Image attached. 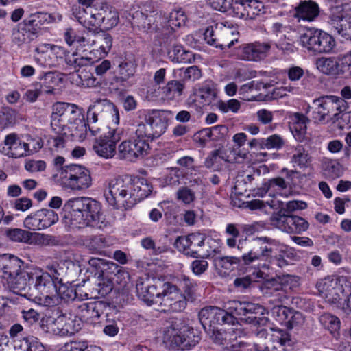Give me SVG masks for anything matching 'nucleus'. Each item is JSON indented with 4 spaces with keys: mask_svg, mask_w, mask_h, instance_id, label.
<instances>
[{
    "mask_svg": "<svg viewBox=\"0 0 351 351\" xmlns=\"http://www.w3.org/2000/svg\"><path fill=\"white\" fill-rule=\"evenodd\" d=\"M225 308L227 311L214 306L206 307L200 311L199 319L206 333H209L217 324H234V315L245 316L241 319L256 327L257 330L266 326L269 322L268 318L264 316L265 308L258 304L233 300L227 302Z\"/></svg>",
    "mask_w": 351,
    "mask_h": 351,
    "instance_id": "obj_1",
    "label": "nucleus"
},
{
    "mask_svg": "<svg viewBox=\"0 0 351 351\" xmlns=\"http://www.w3.org/2000/svg\"><path fill=\"white\" fill-rule=\"evenodd\" d=\"M51 126L56 133L82 141L87 133L86 123L82 108L69 103L57 102L52 106Z\"/></svg>",
    "mask_w": 351,
    "mask_h": 351,
    "instance_id": "obj_2",
    "label": "nucleus"
},
{
    "mask_svg": "<svg viewBox=\"0 0 351 351\" xmlns=\"http://www.w3.org/2000/svg\"><path fill=\"white\" fill-rule=\"evenodd\" d=\"M152 191V186L143 178H119L110 183L106 199L112 206L128 209L148 197Z\"/></svg>",
    "mask_w": 351,
    "mask_h": 351,
    "instance_id": "obj_3",
    "label": "nucleus"
},
{
    "mask_svg": "<svg viewBox=\"0 0 351 351\" xmlns=\"http://www.w3.org/2000/svg\"><path fill=\"white\" fill-rule=\"evenodd\" d=\"M49 271L40 268H33L27 273L29 281L33 285L30 295L39 304L48 306L51 298L54 297L55 285L60 282V274L55 265L48 267Z\"/></svg>",
    "mask_w": 351,
    "mask_h": 351,
    "instance_id": "obj_4",
    "label": "nucleus"
},
{
    "mask_svg": "<svg viewBox=\"0 0 351 351\" xmlns=\"http://www.w3.org/2000/svg\"><path fill=\"white\" fill-rule=\"evenodd\" d=\"M137 113L144 123L138 124L136 135L143 137L147 142L154 141L165 133L169 120L172 115L171 111L155 109H143Z\"/></svg>",
    "mask_w": 351,
    "mask_h": 351,
    "instance_id": "obj_5",
    "label": "nucleus"
},
{
    "mask_svg": "<svg viewBox=\"0 0 351 351\" xmlns=\"http://www.w3.org/2000/svg\"><path fill=\"white\" fill-rule=\"evenodd\" d=\"M213 8L245 20L264 13V5L258 0H215Z\"/></svg>",
    "mask_w": 351,
    "mask_h": 351,
    "instance_id": "obj_6",
    "label": "nucleus"
},
{
    "mask_svg": "<svg viewBox=\"0 0 351 351\" xmlns=\"http://www.w3.org/2000/svg\"><path fill=\"white\" fill-rule=\"evenodd\" d=\"M299 45L308 53L313 54H329L336 47L335 38L319 29L308 28L300 34Z\"/></svg>",
    "mask_w": 351,
    "mask_h": 351,
    "instance_id": "obj_7",
    "label": "nucleus"
},
{
    "mask_svg": "<svg viewBox=\"0 0 351 351\" xmlns=\"http://www.w3.org/2000/svg\"><path fill=\"white\" fill-rule=\"evenodd\" d=\"M58 181L64 189L74 192L85 191L93 184L90 171L79 165L62 167L59 172Z\"/></svg>",
    "mask_w": 351,
    "mask_h": 351,
    "instance_id": "obj_8",
    "label": "nucleus"
},
{
    "mask_svg": "<svg viewBox=\"0 0 351 351\" xmlns=\"http://www.w3.org/2000/svg\"><path fill=\"white\" fill-rule=\"evenodd\" d=\"M199 340L198 332L181 321L174 322L163 332V342L169 348H190Z\"/></svg>",
    "mask_w": 351,
    "mask_h": 351,
    "instance_id": "obj_9",
    "label": "nucleus"
},
{
    "mask_svg": "<svg viewBox=\"0 0 351 351\" xmlns=\"http://www.w3.org/2000/svg\"><path fill=\"white\" fill-rule=\"evenodd\" d=\"M313 119L319 123L335 121L347 110L346 101L337 96H323L313 101Z\"/></svg>",
    "mask_w": 351,
    "mask_h": 351,
    "instance_id": "obj_10",
    "label": "nucleus"
},
{
    "mask_svg": "<svg viewBox=\"0 0 351 351\" xmlns=\"http://www.w3.org/2000/svg\"><path fill=\"white\" fill-rule=\"evenodd\" d=\"M64 38L69 45H73L77 48L97 45L99 48L96 51L97 53L96 57L98 60L105 57L111 49L112 45V38L108 34L90 35L88 33H84L76 34L72 29H69L66 32Z\"/></svg>",
    "mask_w": 351,
    "mask_h": 351,
    "instance_id": "obj_11",
    "label": "nucleus"
},
{
    "mask_svg": "<svg viewBox=\"0 0 351 351\" xmlns=\"http://www.w3.org/2000/svg\"><path fill=\"white\" fill-rule=\"evenodd\" d=\"M316 288L321 297L330 303L337 302L351 291V281L346 276H328L319 280Z\"/></svg>",
    "mask_w": 351,
    "mask_h": 351,
    "instance_id": "obj_12",
    "label": "nucleus"
},
{
    "mask_svg": "<svg viewBox=\"0 0 351 351\" xmlns=\"http://www.w3.org/2000/svg\"><path fill=\"white\" fill-rule=\"evenodd\" d=\"M86 197H72L62 208L63 225L69 230L83 228Z\"/></svg>",
    "mask_w": 351,
    "mask_h": 351,
    "instance_id": "obj_13",
    "label": "nucleus"
},
{
    "mask_svg": "<svg viewBox=\"0 0 351 351\" xmlns=\"http://www.w3.org/2000/svg\"><path fill=\"white\" fill-rule=\"evenodd\" d=\"M254 243L257 245L267 244L265 247H261L262 255L266 257L269 256L270 263L279 267H283L288 265L285 259L286 257L289 258L293 256L291 248L267 237H257L254 239Z\"/></svg>",
    "mask_w": 351,
    "mask_h": 351,
    "instance_id": "obj_14",
    "label": "nucleus"
},
{
    "mask_svg": "<svg viewBox=\"0 0 351 351\" xmlns=\"http://www.w3.org/2000/svg\"><path fill=\"white\" fill-rule=\"evenodd\" d=\"M150 151L149 143L143 137L135 134L132 139L122 141L117 147L119 158L136 162L147 156Z\"/></svg>",
    "mask_w": 351,
    "mask_h": 351,
    "instance_id": "obj_15",
    "label": "nucleus"
},
{
    "mask_svg": "<svg viewBox=\"0 0 351 351\" xmlns=\"http://www.w3.org/2000/svg\"><path fill=\"white\" fill-rule=\"evenodd\" d=\"M165 282L159 279L150 278L147 276L140 277L136 282V293L147 305L156 304L159 306L161 290Z\"/></svg>",
    "mask_w": 351,
    "mask_h": 351,
    "instance_id": "obj_16",
    "label": "nucleus"
},
{
    "mask_svg": "<svg viewBox=\"0 0 351 351\" xmlns=\"http://www.w3.org/2000/svg\"><path fill=\"white\" fill-rule=\"evenodd\" d=\"M161 293L159 304L161 311L178 312L185 308L186 304L185 297L175 285L165 282Z\"/></svg>",
    "mask_w": 351,
    "mask_h": 351,
    "instance_id": "obj_17",
    "label": "nucleus"
},
{
    "mask_svg": "<svg viewBox=\"0 0 351 351\" xmlns=\"http://www.w3.org/2000/svg\"><path fill=\"white\" fill-rule=\"evenodd\" d=\"M5 236L12 241L32 245L47 246L52 242L50 235L32 232L21 228H8Z\"/></svg>",
    "mask_w": 351,
    "mask_h": 351,
    "instance_id": "obj_18",
    "label": "nucleus"
},
{
    "mask_svg": "<svg viewBox=\"0 0 351 351\" xmlns=\"http://www.w3.org/2000/svg\"><path fill=\"white\" fill-rule=\"evenodd\" d=\"M36 52V61L45 67L56 66L66 55V51L62 47L47 43L39 45Z\"/></svg>",
    "mask_w": 351,
    "mask_h": 351,
    "instance_id": "obj_19",
    "label": "nucleus"
},
{
    "mask_svg": "<svg viewBox=\"0 0 351 351\" xmlns=\"http://www.w3.org/2000/svg\"><path fill=\"white\" fill-rule=\"evenodd\" d=\"M270 49V45L267 43L254 42L240 47L237 56L242 60L259 61L267 56Z\"/></svg>",
    "mask_w": 351,
    "mask_h": 351,
    "instance_id": "obj_20",
    "label": "nucleus"
},
{
    "mask_svg": "<svg viewBox=\"0 0 351 351\" xmlns=\"http://www.w3.org/2000/svg\"><path fill=\"white\" fill-rule=\"evenodd\" d=\"M101 4L86 8L76 9L73 14L78 21L89 30H97L101 28Z\"/></svg>",
    "mask_w": 351,
    "mask_h": 351,
    "instance_id": "obj_21",
    "label": "nucleus"
},
{
    "mask_svg": "<svg viewBox=\"0 0 351 351\" xmlns=\"http://www.w3.org/2000/svg\"><path fill=\"white\" fill-rule=\"evenodd\" d=\"M82 319L78 316H58L51 324L53 332L60 335H72L77 332L82 326Z\"/></svg>",
    "mask_w": 351,
    "mask_h": 351,
    "instance_id": "obj_22",
    "label": "nucleus"
},
{
    "mask_svg": "<svg viewBox=\"0 0 351 351\" xmlns=\"http://www.w3.org/2000/svg\"><path fill=\"white\" fill-rule=\"evenodd\" d=\"M25 147L27 145H25V141L13 132L5 136L0 152L9 158H20L26 157Z\"/></svg>",
    "mask_w": 351,
    "mask_h": 351,
    "instance_id": "obj_23",
    "label": "nucleus"
},
{
    "mask_svg": "<svg viewBox=\"0 0 351 351\" xmlns=\"http://www.w3.org/2000/svg\"><path fill=\"white\" fill-rule=\"evenodd\" d=\"M291 30L290 25L278 21L273 22L269 28V33L278 38L276 41V47L285 52H292L294 50L293 43L286 37V34Z\"/></svg>",
    "mask_w": 351,
    "mask_h": 351,
    "instance_id": "obj_24",
    "label": "nucleus"
},
{
    "mask_svg": "<svg viewBox=\"0 0 351 351\" xmlns=\"http://www.w3.org/2000/svg\"><path fill=\"white\" fill-rule=\"evenodd\" d=\"M83 227L91 226L100 228L102 219L101 205L97 200L86 197Z\"/></svg>",
    "mask_w": 351,
    "mask_h": 351,
    "instance_id": "obj_25",
    "label": "nucleus"
},
{
    "mask_svg": "<svg viewBox=\"0 0 351 351\" xmlns=\"http://www.w3.org/2000/svg\"><path fill=\"white\" fill-rule=\"evenodd\" d=\"M22 261L15 256L4 254L0 255V276L10 279L21 271Z\"/></svg>",
    "mask_w": 351,
    "mask_h": 351,
    "instance_id": "obj_26",
    "label": "nucleus"
},
{
    "mask_svg": "<svg viewBox=\"0 0 351 351\" xmlns=\"http://www.w3.org/2000/svg\"><path fill=\"white\" fill-rule=\"evenodd\" d=\"M287 188V184L285 180L278 177L263 182L261 188L258 189L256 194L261 197L267 193L270 197L286 196Z\"/></svg>",
    "mask_w": 351,
    "mask_h": 351,
    "instance_id": "obj_27",
    "label": "nucleus"
},
{
    "mask_svg": "<svg viewBox=\"0 0 351 351\" xmlns=\"http://www.w3.org/2000/svg\"><path fill=\"white\" fill-rule=\"evenodd\" d=\"M319 5L311 0L303 1L295 8L294 17L300 21H313L319 15Z\"/></svg>",
    "mask_w": 351,
    "mask_h": 351,
    "instance_id": "obj_28",
    "label": "nucleus"
},
{
    "mask_svg": "<svg viewBox=\"0 0 351 351\" xmlns=\"http://www.w3.org/2000/svg\"><path fill=\"white\" fill-rule=\"evenodd\" d=\"M101 28L110 30L119 23V14L116 8L108 3H101Z\"/></svg>",
    "mask_w": 351,
    "mask_h": 351,
    "instance_id": "obj_29",
    "label": "nucleus"
},
{
    "mask_svg": "<svg viewBox=\"0 0 351 351\" xmlns=\"http://www.w3.org/2000/svg\"><path fill=\"white\" fill-rule=\"evenodd\" d=\"M332 25L337 34L346 40H351V14L347 12L338 16H333Z\"/></svg>",
    "mask_w": 351,
    "mask_h": 351,
    "instance_id": "obj_30",
    "label": "nucleus"
},
{
    "mask_svg": "<svg viewBox=\"0 0 351 351\" xmlns=\"http://www.w3.org/2000/svg\"><path fill=\"white\" fill-rule=\"evenodd\" d=\"M55 293L54 297L51 298L50 302L47 306H53L59 302L60 300L64 301H69L70 300H74L77 297V293L74 291L73 288L66 284L60 282H58L55 285Z\"/></svg>",
    "mask_w": 351,
    "mask_h": 351,
    "instance_id": "obj_31",
    "label": "nucleus"
},
{
    "mask_svg": "<svg viewBox=\"0 0 351 351\" xmlns=\"http://www.w3.org/2000/svg\"><path fill=\"white\" fill-rule=\"evenodd\" d=\"M269 269V267L263 265L261 269H255L252 274L247 275L242 278H238L234 280V285L240 288H247L252 282H260L265 280L269 277V273H266L264 270Z\"/></svg>",
    "mask_w": 351,
    "mask_h": 351,
    "instance_id": "obj_32",
    "label": "nucleus"
},
{
    "mask_svg": "<svg viewBox=\"0 0 351 351\" xmlns=\"http://www.w3.org/2000/svg\"><path fill=\"white\" fill-rule=\"evenodd\" d=\"M269 330L272 332L271 339L276 348H281L282 351H289L292 347V341L290 335L286 331L277 328L269 327Z\"/></svg>",
    "mask_w": 351,
    "mask_h": 351,
    "instance_id": "obj_33",
    "label": "nucleus"
},
{
    "mask_svg": "<svg viewBox=\"0 0 351 351\" xmlns=\"http://www.w3.org/2000/svg\"><path fill=\"white\" fill-rule=\"evenodd\" d=\"M117 145L106 138L101 136L97 139L93 145V150L100 157L109 159L114 156Z\"/></svg>",
    "mask_w": 351,
    "mask_h": 351,
    "instance_id": "obj_34",
    "label": "nucleus"
},
{
    "mask_svg": "<svg viewBox=\"0 0 351 351\" xmlns=\"http://www.w3.org/2000/svg\"><path fill=\"white\" fill-rule=\"evenodd\" d=\"M290 162L293 167L300 169L306 167L311 161V157L308 151L301 145L291 148Z\"/></svg>",
    "mask_w": 351,
    "mask_h": 351,
    "instance_id": "obj_35",
    "label": "nucleus"
},
{
    "mask_svg": "<svg viewBox=\"0 0 351 351\" xmlns=\"http://www.w3.org/2000/svg\"><path fill=\"white\" fill-rule=\"evenodd\" d=\"M317 69L324 74L338 75L341 73L339 62L332 57H322L316 61Z\"/></svg>",
    "mask_w": 351,
    "mask_h": 351,
    "instance_id": "obj_36",
    "label": "nucleus"
},
{
    "mask_svg": "<svg viewBox=\"0 0 351 351\" xmlns=\"http://www.w3.org/2000/svg\"><path fill=\"white\" fill-rule=\"evenodd\" d=\"M299 281L300 278L296 276L284 274L271 280L267 278L266 286L269 289L273 288L275 290H278L280 288L276 287V285L279 284L282 287H289V289H293L299 285Z\"/></svg>",
    "mask_w": 351,
    "mask_h": 351,
    "instance_id": "obj_37",
    "label": "nucleus"
},
{
    "mask_svg": "<svg viewBox=\"0 0 351 351\" xmlns=\"http://www.w3.org/2000/svg\"><path fill=\"white\" fill-rule=\"evenodd\" d=\"M14 348L15 351H41L43 350V344L38 338L30 336L14 340Z\"/></svg>",
    "mask_w": 351,
    "mask_h": 351,
    "instance_id": "obj_38",
    "label": "nucleus"
},
{
    "mask_svg": "<svg viewBox=\"0 0 351 351\" xmlns=\"http://www.w3.org/2000/svg\"><path fill=\"white\" fill-rule=\"evenodd\" d=\"M293 123L290 128L297 141H302L305 136L306 132L307 118L301 114L295 113L293 117Z\"/></svg>",
    "mask_w": 351,
    "mask_h": 351,
    "instance_id": "obj_39",
    "label": "nucleus"
},
{
    "mask_svg": "<svg viewBox=\"0 0 351 351\" xmlns=\"http://www.w3.org/2000/svg\"><path fill=\"white\" fill-rule=\"evenodd\" d=\"M98 58L95 56L93 51H89L88 53L77 54L73 53L71 58H69L68 62L73 65L75 68L88 66L96 62Z\"/></svg>",
    "mask_w": 351,
    "mask_h": 351,
    "instance_id": "obj_40",
    "label": "nucleus"
},
{
    "mask_svg": "<svg viewBox=\"0 0 351 351\" xmlns=\"http://www.w3.org/2000/svg\"><path fill=\"white\" fill-rule=\"evenodd\" d=\"M184 84L178 80H171L162 88V95L167 99H176L183 92Z\"/></svg>",
    "mask_w": 351,
    "mask_h": 351,
    "instance_id": "obj_41",
    "label": "nucleus"
},
{
    "mask_svg": "<svg viewBox=\"0 0 351 351\" xmlns=\"http://www.w3.org/2000/svg\"><path fill=\"white\" fill-rule=\"evenodd\" d=\"M107 99H98L88 107L87 111L88 123H96L98 121L99 114L106 110Z\"/></svg>",
    "mask_w": 351,
    "mask_h": 351,
    "instance_id": "obj_42",
    "label": "nucleus"
},
{
    "mask_svg": "<svg viewBox=\"0 0 351 351\" xmlns=\"http://www.w3.org/2000/svg\"><path fill=\"white\" fill-rule=\"evenodd\" d=\"M30 22L35 26L38 27L49 24L55 21H59L62 16L59 14H48L45 12H38L32 14Z\"/></svg>",
    "mask_w": 351,
    "mask_h": 351,
    "instance_id": "obj_43",
    "label": "nucleus"
},
{
    "mask_svg": "<svg viewBox=\"0 0 351 351\" xmlns=\"http://www.w3.org/2000/svg\"><path fill=\"white\" fill-rule=\"evenodd\" d=\"M43 229H46L56 223L59 220L58 215L51 209L43 208L38 210Z\"/></svg>",
    "mask_w": 351,
    "mask_h": 351,
    "instance_id": "obj_44",
    "label": "nucleus"
},
{
    "mask_svg": "<svg viewBox=\"0 0 351 351\" xmlns=\"http://www.w3.org/2000/svg\"><path fill=\"white\" fill-rule=\"evenodd\" d=\"M176 247L191 257H197L199 250L192 249L189 235L178 237L175 242Z\"/></svg>",
    "mask_w": 351,
    "mask_h": 351,
    "instance_id": "obj_45",
    "label": "nucleus"
},
{
    "mask_svg": "<svg viewBox=\"0 0 351 351\" xmlns=\"http://www.w3.org/2000/svg\"><path fill=\"white\" fill-rule=\"evenodd\" d=\"M28 277L27 274H21L19 271V274L10 279H7V284L13 291L20 293L21 291H25L27 288V278Z\"/></svg>",
    "mask_w": 351,
    "mask_h": 351,
    "instance_id": "obj_46",
    "label": "nucleus"
},
{
    "mask_svg": "<svg viewBox=\"0 0 351 351\" xmlns=\"http://www.w3.org/2000/svg\"><path fill=\"white\" fill-rule=\"evenodd\" d=\"M42 86L47 88L46 91L51 93L56 86H58L62 82V78L60 75L53 72H48L40 77Z\"/></svg>",
    "mask_w": 351,
    "mask_h": 351,
    "instance_id": "obj_47",
    "label": "nucleus"
},
{
    "mask_svg": "<svg viewBox=\"0 0 351 351\" xmlns=\"http://www.w3.org/2000/svg\"><path fill=\"white\" fill-rule=\"evenodd\" d=\"M271 223L282 232L291 233L292 215H276L271 219Z\"/></svg>",
    "mask_w": 351,
    "mask_h": 351,
    "instance_id": "obj_48",
    "label": "nucleus"
},
{
    "mask_svg": "<svg viewBox=\"0 0 351 351\" xmlns=\"http://www.w3.org/2000/svg\"><path fill=\"white\" fill-rule=\"evenodd\" d=\"M320 322L333 335L337 333L340 329L341 322L339 319L331 314L326 313L322 315L320 317Z\"/></svg>",
    "mask_w": 351,
    "mask_h": 351,
    "instance_id": "obj_49",
    "label": "nucleus"
},
{
    "mask_svg": "<svg viewBox=\"0 0 351 351\" xmlns=\"http://www.w3.org/2000/svg\"><path fill=\"white\" fill-rule=\"evenodd\" d=\"M215 265L218 269H223L224 273L232 270L239 263V259L234 256L220 257L215 259Z\"/></svg>",
    "mask_w": 351,
    "mask_h": 351,
    "instance_id": "obj_50",
    "label": "nucleus"
},
{
    "mask_svg": "<svg viewBox=\"0 0 351 351\" xmlns=\"http://www.w3.org/2000/svg\"><path fill=\"white\" fill-rule=\"evenodd\" d=\"M186 19V15L182 9H175L172 10L169 16V26L172 29H174L175 27H180L185 25Z\"/></svg>",
    "mask_w": 351,
    "mask_h": 351,
    "instance_id": "obj_51",
    "label": "nucleus"
},
{
    "mask_svg": "<svg viewBox=\"0 0 351 351\" xmlns=\"http://www.w3.org/2000/svg\"><path fill=\"white\" fill-rule=\"evenodd\" d=\"M87 246L93 253L101 254L103 250L107 247V243L105 238L102 235H99L90 237Z\"/></svg>",
    "mask_w": 351,
    "mask_h": 351,
    "instance_id": "obj_52",
    "label": "nucleus"
},
{
    "mask_svg": "<svg viewBox=\"0 0 351 351\" xmlns=\"http://www.w3.org/2000/svg\"><path fill=\"white\" fill-rule=\"evenodd\" d=\"M262 149H280L284 145L282 137L278 134H273L262 138Z\"/></svg>",
    "mask_w": 351,
    "mask_h": 351,
    "instance_id": "obj_53",
    "label": "nucleus"
},
{
    "mask_svg": "<svg viewBox=\"0 0 351 351\" xmlns=\"http://www.w3.org/2000/svg\"><path fill=\"white\" fill-rule=\"evenodd\" d=\"M97 290L101 296H106L113 289V282L110 276H98L97 282Z\"/></svg>",
    "mask_w": 351,
    "mask_h": 351,
    "instance_id": "obj_54",
    "label": "nucleus"
},
{
    "mask_svg": "<svg viewBox=\"0 0 351 351\" xmlns=\"http://www.w3.org/2000/svg\"><path fill=\"white\" fill-rule=\"evenodd\" d=\"M305 322V317L300 312L296 311L291 308L287 322L285 326L289 329L302 326Z\"/></svg>",
    "mask_w": 351,
    "mask_h": 351,
    "instance_id": "obj_55",
    "label": "nucleus"
},
{
    "mask_svg": "<svg viewBox=\"0 0 351 351\" xmlns=\"http://www.w3.org/2000/svg\"><path fill=\"white\" fill-rule=\"evenodd\" d=\"M217 108L223 113L228 112L237 113L241 108V103L236 99H231L226 101H219L217 103Z\"/></svg>",
    "mask_w": 351,
    "mask_h": 351,
    "instance_id": "obj_56",
    "label": "nucleus"
},
{
    "mask_svg": "<svg viewBox=\"0 0 351 351\" xmlns=\"http://www.w3.org/2000/svg\"><path fill=\"white\" fill-rule=\"evenodd\" d=\"M190 242L192 249L199 250L198 254H202L203 247L205 246V241L207 239V236L203 232H193L189 234Z\"/></svg>",
    "mask_w": 351,
    "mask_h": 351,
    "instance_id": "obj_57",
    "label": "nucleus"
},
{
    "mask_svg": "<svg viewBox=\"0 0 351 351\" xmlns=\"http://www.w3.org/2000/svg\"><path fill=\"white\" fill-rule=\"evenodd\" d=\"M169 58L175 62H184L189 59V52L184 51L181 45H174L168 52Z\"/></svg>",
    "mask_w": 351,
    "mask_h": 351,
    "instance_id": "obj_58",
    "label": "nucleus"
},
{
    "mask_svg": "<svg viewBox=\"0 0 351 351\" xmlns=\"http://www.w3.org/2000/svg\"><path fill=\"white\" fill-rule=\"evenodd\" d=\"M25 145H27V147H25V154L26 156H28L38 152L42 148L43 143L41 138L39 137L27 136Z\"/></svg>",
    "mask_w": 351,
    "mask_h": 351,
    "instance_id": "obj_59",
    "label": "nucleus"
},
{
    "mask_svg": "<svg viewBox=\"0 0 351 351\" xmlns=\"http://www.w3.org/2000/svg\"><path fill=\"white\" fill-rule=\"evenodd\" d=\"M33 34L26 29L14 30L12 34L13 42L19 47L27 44L32 40Z\"/></svg>",
    "mask_w": 351,
    "mask_h": 351,
    "instance_id": "obj_60",
    "label": "nucleus"
},
{
    "mask_svg": "<svg viewBox=\"0 0 351 351\" xmlns=\"http://www.w3.org/2000/svg\"><path fill=\"white\" fill-rule=\"evenodd\" d=\"M291 308L285 306H276L271 309L273 317L280 324L285 325Z\"/></svg>",
    "mask_w": 351,
    "mask_h": 351,
    "instance_id": "obj_61",
    "label": "nucleus"
},
{
    "mask_svg": "<svg viewBox=\"0 0 351 351\" xmlns=\"http://www.w3.org/2000/svg\"><path fill=\"white\" fill-rule=\"evenodd\" d=\"M23 226L29 230H40L43 226L39 218L38 210L27 215L23 221Z\"/></svg>",
    "mask_w": 351,
    "mask_h": 351,
    "instance_id": "obj_62",
    "label": "nucleus"
},
{
    "mask_svg": "<svg viewBox=\"0 0 351 351\" xmlns=\"http://www.w3.org/2000/svg\"><path fill=\"white\" fill-rule=\"evenodd\" d=\"M97 305L95 302L83 303L81 304L79 306V309L82 313V317L84 319L99 317V313L96 310Z\"/></svg>",
    "mask_w": 351,
    "mask_h": 351,
    "instance_id": "obj_63",
    "label": "nucleus"
},
{
    "mask_svg": "<svg viewBox=\"0 0 351 351\" xmlns=\"http://www.w3.org/2000/svg\"><path fill=\"white\" fill-rule=\"evenodd\" d=\"M220 240L213 239L210 237H207L205 241V246L203 247L202 255L204 256H210L212 254L219 251Z\"/></svg>",
    "mask_w": 351,
    "mask_h": 351,
    "instance_id": "obj_64",
    "label": "nucleus"
}]
</instances>
